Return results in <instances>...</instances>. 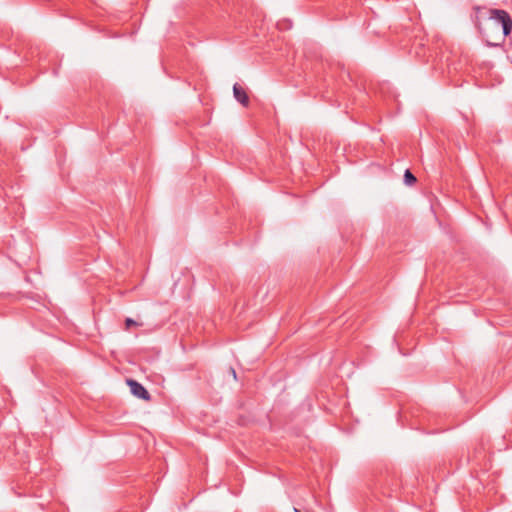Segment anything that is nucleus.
I'll list each match as a JSON object with an SVG mask.
<instances>
[{
    "instance_id": "0eeeda50",
    "label": "nucleus",
    "mask_w": 512,
    "mask_h": 512,
    "mask_svg": "<svg viewBox=\"0 0 512 512\" xmlns=\"http://www.w3.org/2000/svg\"><path fill=\"white\" fill-rule=\"evenodd\" d=\"M294 511H295V512H300V510H299V509H297V508H294Z\"/></svg>"
},
{
    "instance_id": "423d86ee",
    "label": "nucleus",
    "mask_w": 512,
    "mask_h": 512,
    "mask_svg": "<svg viewBox=\"0 0 512 512\" xmlns=\"http://www.w3.org/2000/svg\"><path fill=\"white\" fill-rule=\"evenodd\" d=\"M230 372H231V375H233V378L236 379L237 376H236V371L234 370V368H230Z\"/></svg>"
},
{
    "instance_id": "f03ea898",
    "label": "nucleus",
    "mask_w": 512,
    "mask_h": 512,
    "mask_svg": "<svg viewBox=\"0 0 512 512\" xmlns=\"http://www.w3.org/2000/svg\"><path fill=\"white\" fill-rule=\"evenodd\" d=\"M127 385L130 387V391L135 397L146 401L150 400L149 392L138 381L133 379H127Z\"/></svg>"
},
{
    "instance_id": "7ed1b4c3",
    "label": "nucleus",
    "mask_w": 512,
    "mask_h": 512,
    "mask_svg": "<svg viewBox=\"0 0 512 512\" xmlns=\"http://www.w3.org/2000/svg\"><path fill=\"white\" fill-rule=\"evenodd\" d=\"M233 95L234 98L241 103L243 106L247 107L249 104V97L245 91V89L240 86L238 83L233 86Z\"/></svg>"
},
{
    "instance_id": "20e7f679",
    "label": "nucleus",
    "mask_w": 512,
    "mask_h": 512,
    "mask_svg": "<svg viewBox=\"0 0 512 512\" xmlns=\"http://www.w3.org/2000/svg\"><path fill=\"white\" fill-rule=\"evenodd\" d=\"M416 181L417 179L414 174L409 169H406L404 173V183L406 185H413Z\"/></svg>"
},
{
    "instance_id": "39448f33",
    "label": "nucleus",
    "mask_w": 512,
    "mask_h": 512,
    "mask_svg": "<svg viewBox=\"0 0 512 512\" xmlns=\"http://www.w3.org/2000/svg\"><path fill=\"white\" fill-rule=\"evenodd\" d=\"M132 326L139 327V326H142V323H139V322L133 320L132 318H126L125 319V328L128 330Z\"/></svg>"
},
{
    "instance_id": "f257e3e1",
    "label": "nucleus",
    "mask_w": 512,
    "mask_h": 512,
    "mask_svg": "<svg viewBox=\"0 0 512 512\" xmlns=\"http://www.w3.org/2000/svg\"><path fill=\"white\" fill-rule=\"evenodd\" d=\"M473 22L479 33L490 47L501 46L512 31V18L508 12L500 9L474 8Z\"/></svg>"
}]
</instances>
